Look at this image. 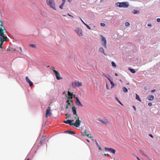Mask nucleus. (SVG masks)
I'll return each instance as SVG.
<instances>
[{"label": "nucleus", "instance_id": "9b49d317", "mask_svg": "<svg viewBox=\"0 0 160 160\" xmlns=\"http://www.w3.org/2000/svg\"><path fill=\"white\" fill-rule=\"evenodd\" d=\"M51 110L50 109H48L46 111V117L47 118L51 116L52 114L51 112Z\"/></svg>", "mask_w": 160, "mask_h": 160}, {"label": "nucleus", "instance_id": "680f3d73", "mask_svg": "<svg viewBox=\"0 0 160 160\" xmlns=\"http://www.w3.org/2000/svg\"><path fill=\"white\" fill-rule=\"evenodd\" d=\"M70 102V100H67V101H66V102L67 103H68V102Z\"/></svg>", "mask_w": 160, "mask_h": 160}, {"label": "nucleus", "instance_id": "393cba45", "mask_svg": "<svg viewBox=\"0 0 160 160\" xmlns=\"http://www.w3.org/2000/svg\"><path fill=\"white\" fill-rule=\"evenodd\" d=\"M140 13V11H138L136 10H134L133 13L134 14H136L138 13Z\"/></svg>", "mask_w": 160, "mask_h": 160}, {"label": "nucleus", "instance_id": "4c0bfd02", "mask_svg": "<svg viewBox=\"0 0 160 160\" xmlns=\"http://www.w3.org/2000/svg\"><path fill=\"white\" fill-rule=\"evenodd\" d=\"M125 25L126 26H128L130 25V23L129 22H127L125 23Z\"/></svg>", "mask_w": 160, "mask_h": 160}, {"label": "nucleus", "instance_id": "3c124183", "mask_svg": "<svg viewBox=\"0 0 160 160\" xmlns=\"http://www.w3.org/2000/svg\"><path fill=\"white\" fill-rule=\"evenodd\" d=\"M68 105H70V106H72V105L71 104V103L70 102H68V104H67Z\"/></svg>", "mask_w": 160, "mask_h": 160}, {"label": "nucleus", "instance_id": "c9c22d12", "mask_svg": "<svg viewBox=\"0 0 160 160\" xmlns=\"http://www.w3.org/2000/svg\"><path fill=\"white\" fill-rule=\"evenodd\" d=\"M16 49H17V50H19V49H20V51H21V53L23 52L22 51V48H21V47H19L18 48H17Z\"/></svg>", "mask_w": 160, "mask_h": 160}, {"label": "nucleus", "instance_id": "0e129e2a", "mask_svg": "<svg viewBox=\"0 0 160 160\" xmlns=\"http://www.w3.org/2000/svg\"><path fill=\"white\" fill-rule=\"evenodd\" d=\"M104 155L105 156H106V155L108 156H109V155L108 154H106V153H105V154H104Z\"/></svg>", "mask_w": 160, "mask_h": 160}, {"label": "nucleus", "instance_id": "bb28decb", "mask_svg": "<svg viewBox=\"0 0 160 160\" xmlns=\"http://www.w3.org/2000/svg\"><path fill=\"white\" fill-rule=\"evenodd\" d=\"M111 64L112 66H113V67L115 68L116 67V65L114 62L112 61L111 62Z\"/></svg>", "mask_w": 160, "mask_h": 160}, {"label": "nucleus", "instance_id": "338daca9", "mask_svg": "<svg viewBox=\"0 0 160 160\" xmlns=\"http://www.w3.org/2000/svg\"><path fill=\"white\" fill-rule=\"evenodd\" d=\"M73 97H74V98H76V96H75V95H74V94H73Z\"/></svg>", "mask_w": 160, "mask_h": 160}, {"label": "nucleus", "instance_id": "052dcab7", "mask_svg": "<svg viewBox=\"0 0 160 160\" xmlns=\"http://www.w3.org/2000/svg\"><path fill=\"white\" fill-rule=\"evenodd\" d=\"M115 75L116 76H118V73H115Z\"/></svg>", "mask_w": 160, "mask_h": 160}, {"label": "nucleus", "instance_id": "49530a36", "mask_svg": "<svg viewBox=\"0 0 160 160\" xmlns=\"http://www.w3.org/2000/svg\"><path fill=\"white\" fill-rule=\"evenodd\" d=\"M149 136L150 137H151L152 138H153V135L152 134H149Z\"/></svg>", "mask_w": 160, "mask_h": 160}, {"label": "nucleus", "instance_id": "5fc2aeb1", "mask_svg": "<svg viewBox=\"0 0 160 160\" xmlns=\"http://www.w3.org/2000/svg\"><path fill=\"white\" fill-rule=\"evenodd\" d=\"M42 140H41L40 142V144H42Z\"/></svg>", "mask_w": 160, "mask_h": 160}, {"label": "nucleus", "instance_id": "6e6d98bb", "mask_svg": "<svg viewBox=\"0 0 160 160\" xmlns=\"http://www.w3.org/2000/svg\"><path fill=\"white\" fill-rule=\"evenodd\" d=\"M98 149L100 150H101V148L99 146H98Z\"/></svg>", "mask_w": 160, "mask_h": 160}, {"label": "nucleus", "instance_id": "412c9836", "mask_svg": "<svg viewBox=\"0 0 160 160\" xmlns=\"http://www.w3.org/2000/svg\"><path fill=\"white\" fill-rule=\"evenodd\" d=\"M128 69L132 73H134L136 72V71L134 69L129 68Z\"/></svg>", "mask_w": 160, "mask_h": 160}, {"label": "nucleus", "instance_id": "dca6fc26", "mask_svg": "<svg viewBox=\"0 0 160 160\" xmlns=\"http://www.w3.org/2000/svg\"><path fill=\"white\" fill-rule=\"evenodd\" d=\"M64 133H68L70 135H73L76 134V133L75 132L68 130L65 131L64 132Z\"/></svg>", "mask_w": 160, "mask_h": 160}, {"label": "nucleus", "instance_id": "2f4dec72", "mask_svg": "<svg viewBox=\"0 0 160 160\" xmlns=\"http://www.w3.org/2000/svg\"><path fill=\"white\" fill-rule=\"evenodd\" d=\"M65 3H62V4L59 6V8L61 9H62L63 8V7L64 4Z\"/></svg>", "mask_w": 160, "mask_h": 160}, {"label": "nucleus", "instance_id": "423d86ee", "mask_svg": "<svg viewBox=\"0 0 160 160\" xmlns=\"http://www.w3.org/2000/svg\"><path fill=\"white\" fill-rule=\"evenodd\" d=\"M82 85V82H75L72 83V86L73 88L76 87H79Z\"/></svg>", "mask_w": 160, "mask_h": 160}, {"label": "nucleus", "instance_id": "72a5a7b5", "mask_svg": "<svg viewBox=\"0 0 160 160\" xmlns=\"http://www.w3.org/2000/svg\"><path fill=\"white\" fill-rule=\"evenodd\" d=\"M140 153L142 155H144V152L143 151H142L141 150H140L139 151Z\"/></svg>", "mask_w": 160, "mask_h": 160}, {"label": "nucleus", "instance_id": "c756f323", "mask_svg": "<svg viewBox=\"0 0 160 160\" xmlns=\"http://www.w3.org/2000/svg\"><path fill=\"white\" fill-rule=\"evenodd\" d=\"M116 100L122 106L123 105V104H122V103L121 102V101L118 99V98H116Z\"/></svg>", "mask_w": 160, "mask_h": 160}, {"label": "nucleus", "instance_id": "c85d7f7f", "mask_svg": "<svg viewBox=\"0 0 160 160\" xmlns=\"http://www.w3.org/2000/svg\"><path fill=\"white\" fill-rule=\"evenodd\" d=\"M29 45L32 48H35L36 47V45L34 44H29Z\"/></svg>", "mask_w": 160, "mask_h": 160}, {"label": "nucleus", "instance_id": "f03ea898", "mask_svg": "<svg viewBox=\"0 0 160 160\" xmlns=\"http://www.w3.org/2000/svg\"><path fill=\"white\" fill-rule=\"evenodd\" d=\"M74 122V120L73 119L72 120H67L66 121H63V122L66 124H69L70 126H73L77 128L78 127L79 125V121L78 122H75L74 123H73V122Z\"/></svg>", "mask_w": 160, "mask_h": 160}, {"label": "nucleus", "instance_id": "1a4fd4ad", "mask_svg": "<svg viewBox=\"0 0 160 160\" xmlns=\"http://www.w3.org/2000/svg\"><path fill=\"white\" fill-rule=\"evenodd\" d=\"M97 120L101 122L102 124L106 125H107V123H108V121L107 119L102 120L101 118H98Z\"/></svg>", "mask_w": 160, "mask_h": 160}, {"label": "nucleus", "instance_id": "a18cd8bd", "mask_svg": "<svg viewBox=\"0 0 160 160\" xmlns=\"http://www.w3.org/2000/svg\"><path fill=\"white\" fill-rule=\"evenodd\" d=\"M67 15L69 16L72 17V18H73V17L71 15H70L69 13H67Z\"/></svg>", "mask_w": 160, "mask_h": 160}, {"label": "nucleus", "instance_id": "c03bdc74", "mask_svg": "<svg viewBox=\"0 0 160 160\" xmlns=\"http://www.w3.org/2000/svg\"><path fill=\"white\" fill-rule=\"evenodd\" d=\"M82 22L85 25V24H86V23L82 20V19H80Z\"/></svg>", "mask_w": 160, "mask_h": 160}, {"label": "nucleus", "instance_id": "2eb2a0df", "mask_svg": "<svg viewBox=\"0 0 160 160\" xmlns=\"http://www.w3.org/2000/svg\"><path fill=\"white\" fill-rule=\"evenodd\" d=\"M72 110L73 115L77 114V108L73 106L72 107Z\"/></svg>", "mask_w": 160, "mask_h": 160}, {"label": "nucleus", "instance_id": "69168bd1", "mask_svg": "<svg viewBox=\"0 0 160 160\" xmlns=\"http://www.w3.org/2000/svg\"><path fill=\"white\" fill-rule=\"evenodd\" d=\"M62 94H65V95H66V92H65V91L63 92V93H62Z\"/></svg>", "mask_w": 160, "mask_h": 160}, {"label": "nucleus", "instance_id": "864d4df0", "mask_svg": "<svg viewBox=\"0 0 160 160\" xmlns=\"http://www.w3.org/2000/svg\"><path fill=\"white\" fill-rule=\"evenodd\" d=\"M155 90H156L155 89L152 90H151V92H154L155 91Z\"/></svg>", "mask_w": 160, "mask_h": 160}, {"label": "nucleus", "instance_id": "4be33fe9", "mask_svg": "<svg viewBox=\"0 0 160 160\" xmlns=\"http://www.w3.org/2000/svg\"><path fill=\"white\" fill-rule=\"evenodd\" d=\"M136 99L137 100H138V101H140L141 102V99L139 96V95H138L136 93Z\"/></svg>", "mask_w": 160, "mask_h": 160}, {"label": "nucleus", "instance_id": "f8f14e48", "mask_svg": "<svg viewBox=\"0 0 160 160\" xmlns=\"http://www.w3.org/2000/svg\"><path fill=\"white\" fill-rule=\"evenodd\" d=\"M25 79L26 81L29 84L30 86H32L33 85V83L30 80L28 77H26Z\"/></svg>", "mask_w": 160, "mask_h": 160}, {"label": "nucleus", "instance_id": "7ed1b4c3", "mask_svg": "<svg viewBox=\"0 0 160 160\" xmlns=\"http://www.w3.org/2000/svg\"><path fill=\"white\" fill-rule=\"evenodd\" d=\"M117 7L119 8H127L128 7L129 4L128 2H118L116 3Z\"/></svg>", "mask_w": 160, "mask_h": 160}, {"label": "nucleus", "instance_id": "f704fd0d", "mask_svg": "<svg viewBox=\"0 0 160 160\" xmlns=\"http://www.w3.org/2000/svg\"><path fill=\"white\" fill-rule=\"evenodd\" d=\"M91 136V134H88L86 136H87V137H88L89 138H93V137H92Z\"/></svg>", "mask_w": 160, "mask_h": 160}, {"label": "nucleus", "instance_id": "a878e982", "mask_svg": "<svg viewBox=\"0 0 160 160\" xmlns=\"http://www.w3.org/2000/svg\"><path fill=\"white\" fill-rule=\"evenodd\" d=\"M65 115L66 116V119L71 118V115L70 114H68V113H66L65 114Z\"/></svg>", "mask_w": 160, "mask_h": 160}, {"label": "nucleus", "instance_id": "6e6552de", "mask_svg": "<svg viewBox=\"0 0 160 160\" xmlns=\"http://www.w3.org/2000/svg\"><path fill=\"white\" fill-rule=\"evenodd\" d=\"M104 149L105 151L109 152L113 154H114L116 152L115 150L112 148L105 147Z\"/></svg>", "mask_w": 160, "mask_h": 160}, {"label": "nucleus", "instance_id": "20e7f679", "mask_svg": "<svg viewBox=\"0 0 160 160\" xmlns=\"http://www.w3.org/2000/svg\"><path fill=\"white\" fill-rule=\"evenodd\" d=\"M54 0H46V2L47 5L49 6L50 8H52L53 10H56L55 8V4L54 3Z\"/></svg>", "mask_w": 160, "mask_h": 160}, {"label": "nucleus", "instance_id": "09e8293b", "mask_svg": "<svg viewBox=\"0 0 160 160\" xmlns=\"http://www.w3.org/2000/svg\"><path fill=\"white\" fill-rule=\"evenodd\" d=\"M106 88H107V89H109V88L108 85L107 84V83H106Z\"/></svg>", "mask_w": 160, "mask_h": 160}, {"label": "nucleus", "instance_id": "39448f33", "mask_svg": "<svg viewBox=\"0 0 160 160\" xmlns=\"http://www.w3.org/2000/svg\"><path fill=\"white\" fill-rule=\"evenodd\" d=\"M54 69L55 68L53 67H52L50 68V69H52L53 70V73L56 76V79L58 80L62 79V78L60 77L59 73L57 71L55 70Z\"/></svg>", "mask_w": 160, "mask_h": 160}, {"label": "nucleus", "instance_id": "9d476101", "mask_svg": "<svg viewBox=\"0 0 160 160\" xmlns=\"http://www.w3.org/2000/svg\"><path fill=\"white\" fill-rule=\"evenodd\" d=\"M73 115L74 116L73 117L74 119V120L77 119V120L75 122H78V121H79V126H78V127H79L80 126V123L81 122V121L79 120V117L78 116L77 114H74V115Z\"/></svg>", "mask_w": 160, "mask_h": 160}, {"label": "nucleus", "instance_id": "7c9ffc66", "mask_svg": "<svg viewBox=\"0 0 160 160\" xmlns=\"http://www.w3.org/2000/svg\"><path fill=\"white\" fill-rule=\"evenodd\" d=\"M104 76L106 78H107L108 79V78H111V77L108 75H104Z\"/></svg>", "mask_w": 160, "mask_h": 160}, {"label": "nucleus", "instance_id": "ddd939ff", "mask_svg": "<svg viewBox=\"0 0 160 160\" xmlns=\"http://www.w3.org/2000/svg\"><path fill=\"white\" fill-rule=\"evenodd\" d=\"M76 104L79 106H83L82 105L79 99L77 97H76V100L75 102Z\"/></svg>", "mask_w": 160, "mask_h": 160}, {"label": "nucleus", "instance_id": "b1692460", "mask_svg": "<svg viewBox=\"0 0 160 160\" xmlns=\"http://www.w3.org/2000/svg\"><path fill=\"white\" fill-rule=\"evenodd\" d=\"M122 90L123 92L125 93L127 92H128V89L125 87L122 88Z\"/></svg>", "mask_w": 160, "mask_h": 160}, {"label": "nucleus", "instance_id": "f3484780", "mask_svg": "<svg viewBox=\"0 0 160 160\" xmlns=\"http://www.w3.org/2000/svg\"><path fill=\"white\" fill-rule=\"evenodd\" d=\"M108 80L109 81L110 84L111 85V90L112 88H113L115 86V84L113 83V81L111 80L110 78H108Z\"/></svg>", "mask_w": 160, "mask_h": 160}, {"label": "nucleus", "instance_id": "79ce46f5", "mask_svg": "<svg viewBox=\"0 0 160 160\" xmlns=\"http://www.w3.org/2000/svg\"><path fill=\"white\" fill-rule=\"evenodd\" d=\"M157 21L158 22H160V18H158L157 19Z\"/></svg>", "mask_w": 160, "mask_h": 160}, {"label": "nucleus", "instance_id": "aec40b11", "mask_svg": "<svg viewBox=\"0 0 160 160\" xmlns=\"http://www.w3.org/2000/svg\"><path fill=\"white\" fill-rule=\"evenodd\" d=\"M154 96L153 95H149L148 97V100L149 101H152L154 99Z\"/></svg>", "mask_w": 160, "mask_h": 160}, {"label": "nucleus", "instance_id": "5701e85b", "mask_svg": "<svg viewBox=\"0 0 160 160\" xmlns=\"http://www.w3.org/2000/svg\"><path fill=\"white\" fill-rule=\"evenodd\" d=\"M65 97H67V100H70L71 99H72L73 98L72 96H71V97L68 96L67 94L65 95Z\"/></svg>", "mask_w": 160, "mask_h": 160}, {"label": "nucleus", "instance_id": "cd10ccee", "mask_svg": "<svg viewBox=\"0 0 160 160\" xmlns=\"http://www.w3.org/2000/svg\"><path fill=\"white\" fill-rule=\"evenodd\" d=\"M68 96L71 97V96H73V94H72V93L70 92L69 91L68 92Z\"/></svg>", "mask_w": 160, "mask_h": 160}, {"label": "nucleus", "instance_id": "473e14b6", "mask_svg": "<svg viewBox=\"0 0 160 160\" xmlns=\"http://www.w3.org/2000/svg\"><path fill=\"white\" fill-rule=\"evenodd\" d=\"M85 26H86L87 27L88 29H89V30L91 29V27L89 25H87V24H85Z\"/></svg>", "mask_w": 160, "mask_h": 160}, {"label": "nucleus", "instance_id": "0eeeda50", "mask_svg": "<svg viewBox=\"0 0 160 160\" xmlns=\"http://www.w3.org/2000/svg\"><path fill=\"white\" fill-rule=\"evenodd\" d=\"M101 42L102 45L105 48H106L107 41L106 38L102 35H101Z\"/></svg>", "mask_w": 160, "mask_h": 160}, {"label": "nucleus", "instance_id": "37998d69", "mask_svg": "<svg viewBox=\"0 0 160 160\" xmlns=\"http://www.w3.org/2000/svg\"><path fill=\"white\" fill-rule=\"evenodd\" d=\"M148 105L149 106H151L152 105V103L151 102H149L148 103Z\"/></svg>", "mask_w": 160, "mask_h": 160}, {"label": "nucleus", "instance_id": "e2e57ef3", "mask_svg": "<svg viewBox=\"0 0 160 160\" xmlns=\"http://www.w3.org/2000/svg\"><path fill=\"white\" fill-rule=\"evenodd\" d=\"M62 3H65V0H62Z\"/></svg>", "mask_w": 160, "mask_h": 160}, {"label": "nucleus", "instance_id": "6ab92c4d", "mask_svg": "<svg viewBox=\"0 0 160 160\" xmlns=\"http://www.w3.org/2000/svg\"><path fill=\"white\" fill-rule=\"evenodd\" d=\"M8 51H11L12 52H13L15 51H18V50H17L16 48H10L9 49H8Z\"/></svg>", "mask_w": 160, "mask_h": 160}, {"label": "nucleus", "instance_id": "603ef678", "mask_svg": "<svg viewBox=\"0 0 160 160\" xmlns=\"http://www.w3.org/2000/svg\"><path fill=\"white\" fill-rule=\"evenodd\" d=\"M147 26H148V27H150V26H151V24H150V23H148V25H147Z\"/></svg>", "mask_w": 160, "mask_h": 160}, {"label": "nucleus", "instance_id": "bf43d9fd", "mask_svg": "<svg viewBox=\"0 0 160 160\" xmlns=\"http://www.w3.org/2000/svg\"><path fill=\"white\" fill-rule=\"evenodd\" d=\"M70 103H73V101L72 100V99L71 100H70Z\"/></svg>", "mask_w": 160, "mask_h": 160}, {"label": "nucleus", "instance_id": "8fccbe9b", "mask_svg": "<svg viewBox=\"0 0 160 160\" xmlns=\"http://www.w3.org/2000/svg\"><path fill=\"white\" fill-rule=\"evenodd\" d=\"M65 108H66V109H68V108H69L68 105V104H67V105L66 106V107H65Z\"/></svg>", "mask_w": 160, "mask_h": 160}, {"label": "nucleus", "instance_id": "a19ab883", "mask_svg": "<svg viewBox=\"0 0 160 160\" xmlns=\"http://www.w3.org/2000/svg\"><path fill=\"white\" fill-rule=\"evenodd\" d=\"M95 142L97 146L98 147L99 146V145H98V144L97 140L96 139L95 140Z\"/></svg>", "mask_w": 160, "mask_h": 160}, {"label": "nucleus", "instance_id": "4d7b16f0", "mask_svg": "<svg viewBox=\"0 0 160 160\" xmlns=\"http://www.w3.org/2000/svg\"><path fill=\"white\" fill-rule=\"evenodd\" d=\"M144 156L147 157L149 159V158H148V157L147 156V155L146 154H144V155H143Z\"/></svg>", "mask_w": 160, "mask_h": 160}, {"label": "nucleus", "instance_id": "774afa93", "mask_svg": "<svg viewBox=\"0 0 160 160\" xmlns=\"http://www.w3.org/2000/svg\"><path fill=\"white\" fill-rule=\"evenodd\" d=\"M72 0H68V1L69 2H71Z\"/></svg>", "mask_w": 160, "mask_h": 160}, {"label": "nucleus", "instance_id": "f257e3e1", "mask_svg": "<svg viewBox=\"0 0 160 160\" xmlns=\"http://www.w3.org/2000/svg\"><path fill=\"white\" fill-rule=\"evenodd\" d=\"M3 22L2 21H0V48H2V45L4 42L7 41V37L5 35L4 33L6 29L2 25Z\"/></svg>", "mask_w": 160, "mask_h": 160}, {"label": "nucleus", "instance_id": "13d9d810", "mask_svg": "<svg viewBox=\"0 0 160 160\" xmlns=\"http://www.w3.org/2000/svg\"><path fill=\"white\" fill-rule=\"evenodd\" d=\"M136 158H137V159L138 160H140V159L139 158H138V157H137V156H136Z\"/></svg>", "mask_w": 160, "mask_h": 160}, {"label": "nucleus", "instance_id": "4468645a", "mask_svg": "<svg viewBox=\"0 0 160 160\" xmlns=\"http://www.w3.org/2000/svg\"><path fill=\"white\" fill-rule=\"evenodd\" d=\"M76 32L79 36H82V30L79 28H77L76 30Z\"/></svg>", "mask_w": 160, "mask_h": 160}, {"label": "nucleus", "instance_id": "a211bd4d", "mask_svg": "<svg viewBox=\"0 0 160 160\" xmlns=\"http://www.w3.org/2000/svg\"><path fill=\"white\" fill-rule=\"evenodd\" d=\"M99 51L104 55H107V54L105 53L104 49L102 48H100L99 49Z\"/></svg>", "mask_w": 160, "mask_h": 160}, {"label": "nucleus", "instance_id": "ea45409f", "mask_svg": "<svg viewBox=\"0 0 160 160\" xmlns=\"http://www.w3.org/2000/svg\"><path fill=\"white\" fill-rule=\"evenodd\" d=\"M101 26L104 27L105 26V24L103 23H101Z\"/></svg>", "mask_w": 160, "mask_h": 160}, {"label": "nucleus", "instance_id": "de8ad7c7", "mask_svg": "<svg viewBox=\"0 0 160 160\" xmlns=\"http://www.w3.org/2000/svg\"><path fill=\"white\" fill-rule=\"evenodd\" d=\"M132 107L133 108V109H134V110L135 111H136V108L134 106H132Z\"/></svg>", "mask_w": 160, "mask_h": 160}, {"label": "nucleus", "instance_id": "58836bf2", "mask_svg": "<svg viewBox=\"0 0 160 160\" xmlns=\"http://www.w3.org/2000/svg\"><path fill=\"white\" fill-rule=\"evenodd\" d=\"M45 13L44 12H42L41 13V15H42V16L43 17H45Z\"/></svg>", "mask_w": 160, "mask_h": 160}, {"label": "nucleus", "instance_id": "e433bc0d", "mask_svg": "<svg viewBox=\"0 0 160 160\" xmlns=\"http://www.w3.org/2000/svg\"><path fill=\"white\" fill-rule=\"evenodd\" d=\"M84 133L85 134H82V135L83 136H86V135L88 134H87V133H88V132L86 131V130L85 131Z\"/></svg>", "mask_w": 160, "mask_h": 160}]
</instances>
